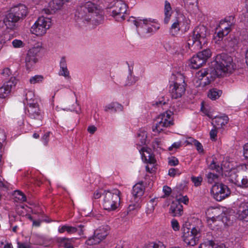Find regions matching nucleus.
Returning <instances> with one entry per match:
<instances>
[{"label":"nucleus","mask_w":248,"mask_h":248,"mask_svg":"<svg viewBox=\"0 0 248 248\" xmlns=\"http://www.w3.org/2000/svg\"><path fill=\"white\" fill-rule=\"evenodd\" d=\"M78 22L81 20L84 24L93 27L101 23L104 20L103 11L97 4L90 1L86 2L75 14Z\"/></svg>","instance_id":"f257e3e1"},{"label":"nucleus","mask_w":248,"mask_h":248,"mask_svg":"<svg viewBox=\"0 0 248 248\" xmlns=\"http://www.w3.org/2000/svg\"><path fill=\"white\" fill-rule=\"evenodd\" d=\"M207 30L206 27L201 25L197 27L193 32V35L187 40V46L192 50H198L207 43Z\"/></svg>","instance_id":"f03ea898"},{"label":"nucleus","mask_w":248,"mask_h":248,"mask_svg":"<svg viewBox=\"0 0 248 248\" xmlns=\"http://www.w3.org/2000/svg\"><path fill=\"white\" fill-rule=\"evenodd\" d=\"M215 62L214 75L217 77H221L223 74L231 73L234 69L232 59L228 54L223 53L217 55Z\"/></svg>","instance_id":"7ed1b4c3"},{"label":"nucleus","mask_w":248,"mask_h":248,"mask_svg":"<svg viewBox=\"0 0 248 248\" xmlns=\"http://www.w3.org/2000/svg\"><path fill=\"white\" fill-rule=\"evenodd\" d=\"M182 238L187 246H194L199 240L201 230L199 226H194L186 222L182 227Z\"/></svg>","instance_id":"20e7f679"},{"label":"nucleus","mask_w":248,"mask_h":248,"mask_svg":"<svg viewBox=\"0 0 248 248\" xmlns=\"http://www.w3.org/2000/svg\"><path fill=\"white\" fill-rule=\"evenodd\" d=\"M128 21L133 22L137 28H141V32L144 34L153 33L159 28L155 19L151 18L136 20L134 17L131 16Z\"/></svg>","instance_id":"39448f33"},{"label":"nucleus","mask_w":248,"mask_h":248,"mask_svg":"<svg viewBox=\"0 0 248 248\" xmlns=\"http://www.w3.org/2000/svg\"><path fill=\"white\" fill-rule=\"evenodd\" d=\"M109 9H111V16L118 21L122 22L125 19L127 15V5L120 0H114L109 3Z\"/></svg>","instance_id":"423d86ee"},{"label":"nucleus","mask_w":248,"mask_h":248,"mask_svg":"<svg viewBox=\"0 0 248 248\" xmlns=\"http://www.w3.org/2000/svg\"><path fill=\"white\" fill-rule=\"evenodd\" d=\"M173 113L170 111H166L165 113L159 115L155 120V125L153 131L155 132H160L165 127H170L173 124L171 118Z\"/></svg>","instance_id":"0eeeda50"},{"label":"nucleus","mask_w":248,"mask_h":248,"mask_svg":"<svg viewBox=\"0 0 248 248\" xmlns=\"http://www.w3.org/2000/svg\"><path fill=\"white\" fill-rule=\"evenodd\" d=\"M51 25L50 18L44 16L39 17L31 26V31L36 36H42Z\"/></svg>","instance_id":"6e6552de"},{"label":"nucleus","mask_w":248,"mask_h":248,"mask_svg":"<svg viewBox=\"0 0 248 248\" xmlns=\"http://www.w3.org/2000/svg\"><path fill=\"white\" fill-rule=\"evenodd\" d=\"M28 116L31 119L36 121V127L42 125V120L44 118V112L40 108L38 103H30V106L27 107Z\"/></svg>","instance_id":"1a4fd4ad"},{"label":"nucleus","mask_w":248,"mask_h":248,"mask_svg":"<svg viewBox=\"0 0 248 248\" xmlns=\"http://www.w3.org/2000/svg\"><path fill=\"white\" fill-rule=\"evenodd\" d=\"M211 193L217 201H221L228 197L231 191L229 187L222 183H216L212 186Z\"/></svg>","instance_id":"9d476101"},{"label":"nucleus","mask_w":248,"mask_h":248,"mask_svg":"<svg viewBox=\"0 0 248 248\" xmlns=\"http://www.w3.org/2000/svg\"><path fill=\"white\" fill-rule=\"evenodd\" d=\"M39 51L40 49L35 47L28 51L25 59V68L27 71H31L35 68L38 61V54Z\"/></svg>","instance_id":"9b49d317"},{"label":"nucleus","mask_w":248,"mask_h":248,"mask_svg":"<svg viewBox=\"0 0 248 248\" xmlns=\"http://www.w3.org/2000/svg\"><path fill=\"white\" fill-rule=\"evenodd\" d=\"M182 83H178L177 81L173 82L169 87V93L172 98L177 99L181 97L185 93L186 84L185 83L183 77Z\"/></svg>","instance_id":"f8f14e48"},{"label":"nucleus","mask_w":248,"mask_h":248,"mask_svg":"<svg viewBox=\"0 0 248 248\" xmlns=\"http://www.w3.org/2000/svg\"><path fill=\"white\" fill-rule=\"evenodd\" d=\"M108 234L107 227L106 228L100 227L99 229L94 231L93 235L89 238L85 243L89 246L96 245L104 240Z\"/></svg>","instance_id":"ddd939ff"},{"label":"nucleus","mask_w":248,"mask_h":248,"mask_svg":"<svg viewBox=\"0 0 248 248\" xmlns=\"http://www.w3.org/2000/svg\"><path fill=\"white\" fill-rule=\"evenodd\" d=\"M229 181L238 186L241 187H248V180L244 178L241 173L238 171H231Z\"/></svg>","instance_id":"4468645a"},{"label":"nucleus","mask_w":248,"mask_h":248,"mask_svg":"<svg viewBox=\"0 0 248 248\" xmlns=\"http://www.w3.org/2000/svg\"><path fill=\"white\" fill-rule=\"evenodd\" d=\"M17 83V79L14 77L10 78V79L5 82L2 86L0 87V98H6L10 93L13 88L15 87Z\"/></svg>","instance_id":"2eb2a0df"},{"label":"nucleus","mask_w":248,"mask_h":248,"mask_svg":"<svg viewBox=\"0 0 248 248\" xmlns=\"http://www.w3.org/2000/svg\"><path fill=\"white\" fill-rule=\"evenodd\" d=\"M20 20V19L10 9L9 13L4 17L3 22L8 29L14 30L16 27L17 23Z\"/></svg>","instance_id":"dca6fc26"},{"label":"nucleus","mask_w":248,"mask_h":248,"mask_svg":"<svg viewBox=\"0 0 248 248\" xmlns=\"http://www.w3.org/2000/svg\"><path fill=\"white\" fill-rule=\"evenodd\" d=\"M151 152V149L145 147H142L140 150L142 160H144L146 163L154 165L155 163L156 160Z\"/></svg>","instance_id":"f3484780"},{"label":"nucleus","mask_w":248,"mask_h":248,"mask_svg":"<svg viewBox=\"0 0 248 248\" xmlns=\"http://www.w3.org/2000/svg\"><path fill=\"white\" fill-rule=\"evenodd\" d=\"M12 11L15 13V15L20 20L23 19L28 14V8L24 4H20L15 6L11 8Z\"/></svg>","instance_id":"a211bd4d"},{"label":"nucleus","mask_w":248,"mask_h":248,"mask_svg":"<svg viewBox=\"0 0 248 248\" xmlns=\"http://www.w3.org/2000/svg\"><path fill=\"white\" fill-rule=\"evenodd\" d=\"M183 206L177 202H172L170 208V212L172 216H180L183 213Z\"/></svg>","instance_id":"6ab92c4d"},{"label":"nucleus","mask_w":248,"mask_h":248,"mask_svg":"<svg viewBox=\"0 0 248 248\" xmlns=\"http://www.w3.org/2000/svg\"><path fill=\"white\" fill-rule=\"evenodd\" d=\"M229 121V118L227 116H223L221 117H216L212 124L214 127L216 128H221L225 125Z\"/></svg>","instance_id":"aec40b11"},{"label":"nucleus","mask_w":248,"mask_h":248,"mask_svg":"<svg viewBox=\"0 0 248 248\" xmlns=\"http://www.w3.org/2000/svg\"><path fill=\"white\" fill-rule=\"evenodd\" d=\"M238 218L248 221V202L241 203L238 211Z\"/></svg>","instance_id":"412c9836"},{"label":"nucleus","mask_w":248,"mask_h":248,"mask_svg":"<svg viewBox=\"0 0 248 248\" xmlns=\"http://www.w3.org/2000/svg\"><path fill=\"white\" fill-rule=\"evenodd\" d=\"M209 70H206L204 69L200 72V77H202L200 79L201 80V84H202L204 86L208 85L213 80V78L211 76V74L209 73Z\"/></svg>","instance_id":"4be33fe9"},{"label":"nucleus","mask_w":248,"mask_h":248,"mask_svg":"<svg viewBox=\"0 0 248 248\" xmlns=\"http://www.w3.org/2000/svg\"><path fill=\"white\" fill-rule=\"evenodd\" d=\"M144 192V188L142 185V182L136 184L133 187L132 195L134 198V200H136L138 198L141 197Z\"/></svg>","instance_id":"5701e85b"},{"label":"nucleus","mask_w":248,"mask_h":248,"mask_svg":"<svg viewBox=\"0 0 248 248\" xmlns=\"http://www.w3.org/2000/svg\"><path fill=\"white\" fill-rule=\"evenodd\" d=\"M206 62L202 58L200 57L199 54L198 53L196 56H194L191 59V67L193 69H198L202 66Z\"/></svg>","instance_id":"b1692460"},{"label":"nucleus","mask_w":248,"mask_h":248,"mask_svg":"<svg viewBox=\"0 0 248 248\" xmlns=\"http://www.w3.org/2000/svg\"><path fill=\"white\" fill-rule=\"evenodd\" d=\"M58 246L61 248H74L72 239L60 237L58 239Z\"/></svg>","instance_id":"393cba45"},{"label":"nucleus","mask_w":248,"mask_h":248,"mask_svg":"<svg viewBox=\"0 0 248 248\" xmlns=\"http://www.w3.org/2000/svg\"><path fill=\"white\" fill-rule=\"evenodd\" d=\"M26 93L23 100L24 104H27L28 106H30V103L37 104V100L35 98V95L33 92L31 91H26Z\"/></svg>","instance_id":"a878e982"},{"label":"nucleus","mask_w":248,"mask_h":248,"mask_svg":"<svg viewBox=\"0 0 248 248\" xmlns=\"http://www.w3.org/2000/svg\"><path fill=\"white\" fill-rule=\"evenodd\" d=\"M172 13V8L170 5V3L166 0L165 1V6H164V14H165V19L164 22L166 24H168L169 21L170 19V17L171 16Z\"/></svg>","instance_id":"bb28decb"},{"label":"nucleus","mask_w":248,"mask_h":248,"mask_svg":"<svg viewBox=\"0 0 248 248\" xmlns=\"http://www.w3.org/2000/svg\"><path fill=\"white\" fill-rule=\"evenodd\" d=\"M232 26V23L230 22H228L225 19L224 20H222L220 22L219 25L217 28V30L219 29H222L225 32V34H228L231 31V27Z\"/></svg>","instance_id":"cd10ccee"},{"label":"nucleus","mask_w":248,"mask_h":248,"mask_svg":"<svg viewBox=\"0 0 248 248\" xmlns=\"http://www.w3.org/2000/svg\"><path fill=\"white\" fill-rule=\"evenodd\" d=\"M78 231L77 228L70 226L66 225L60 226L58 228V232L60 233H63L66 232L69 234L74 233Z\"/></svg>","instance_id":"c85d7f7f"},{"label":"nucleus","mask_w":248,"mask_h":248,"mask_svg":"<svg viewBox=\"0 0 248 248\" xmlns=\"http://www.w3.org/2000/svg\"><path fill=\"white\" fill-rule=\"evenodd\" d=\"M103 190H96L94 191L93 193V198L95 199H99L102 195L105 194V199L104 200V208L105 210H108V208L107 207V203L108 202V199L107 198V192H108V190H104L103 191V193L102 192Z\"/></svg>","instance_id":"c756f323"},{"label":"nucleus","mask_w":248,"mask_h":248,"mask_svg":"<svg viewBox=\"0 0 248 248\" xmlns=\"http://www.w3.org/2000/svg\"><path fill=\"white\" fill-rule=\"evenodd\" d=\"M64 4L63 0H52L49 2V7L54 12L60 9Z\"/></svg>","instance_id":"7c9ffc66"},{"label":"nucleus","mask_w":248,"mask_h":248,"mask_svg":"<svg viewBox=\"0 0 248 248\" xmlns=\"http://www.w3.org/2000/svg\"><path fill=\"white\" fill-rule=\"evenodd\" d=\"M123 109V106L118 103L112 102L109 105V113H114L117 112H121Z\"/></svg>","instance_id":"2f4dec72"},{"label":"nucleus","mask_w":248,"mask_h":248,"mask_svg":"<svg viewBox=\"0 0 248 248\" xmlns=\"http://www.w3.org/2000/svg\"><path fill=\"white\" fill-rule=\"evenodd\" d=\"M137 140L140 141L139 144L140 146L144 145L146 143L147 134L145 131H141L137 133Z\"/></svg>","instance_id":"473e14b6"},{"label":"nucleus","mask_w":248,"mask_h":248,"mask_svg":"<svg viewBox=\"0 0 248 248\" xmlns=\"http://www.w3.org/2000/svg\"><path fill=\"white\" fill-rule=\"evenodd\" d=\"M221 93V92L216 89H212L209 90L208 93V96L212 100H216L218 98Z\"/></svg>","instance_id":"72a5a7b5"},{"label":"nucleus","mask_w":248,"mask_h":248,"mask_svg":"<svg viewBox=\"0 0 248 248\" xmlns=\"http://www.w3.org/2000/svg\"><path fill=\"white\" fill-rule=\"evenodd\" d=\"M180 30L179 21L178 19H176L171 26L170 32L172 35H175Z\"/></svg>","instance_id":"f704fd0d"},{"label":"nucleus","mask_w":248,"mask_h":248,"mask_svg":"<svg viewBox=\"0 0 248 248\" xmlns=\"http://www.w3.org/2000/svg\"><path fill=\"white\" fill-rule=\"evenodd\" d=\"M120 191L117 189H113L111 192L109 191V194L111 195V200L112 202H120Z\"/></svg>","instance_id":"c9c22d12"},{"label":"nucleus","mask_w":248,"mask_h":248,"mask_svg":"<svg viewBox=\"0 0 248 248\" xmlns=\"http://www.w3.org/2000/svg\"><path fill=\"white\" fill-rule=\"evenodd\" d=\"M58 74L60 76L64 77L65 79H71L70 72L67 68V67L60 68Z\"/></svg>","instance_id":"e433bc0d"},{"label":"nucleus","mask_w":248,"mask_h":248,"mask_svg":"<svg viewBox=\"0 0 248 248\" xmlns=\"http://www.w3.org/2000/svg\"><path fill=\"white\" fill-rule=\"evenodd\" d=\"M198 53L200 55V57H202L205 62L211 56V52L209 49H205L201 52H199Z\"/></svg>","instance_id":"4c0bfd02"},{"label":"nucleus","mask_w":248,"mask_h":248,"mask_svg":"<svg viewBox=\"0 0 248 248\" xmlns=\"http://www.w3.org/2000/svg\"><path fill=\"white\" fill-rule=\"evenodd\" d=\"M209 168L211 170H215L218 174H220L222 172V168L220 167L219 164H217L214 160H213L210 164Z\"/></svg>","instance_id":"58836bf2"},{"label":"nucleus","mask_w":248,"mask_h":248,"mask_svg":"<svg viewBox=\"0 0 248 248\" xmlns=\"http://www.w3.org/2000/svg\"><path fill=\"white\" fill-rule=\"evenodd\" d=\"M44 77L42 75H35L34 76L31 77L30 79V82L31 84H35L37 83H40L43 81Z\"/></svg>","instance_id":"ea45409f"},{"label":"nucleus","mask_w":248,"mask_h":248,"mask_svg":"<svg viewBox=\"0 0 248 248\" xmlns=\"http://www.w3.org/2000/svg\"><path fill=\"white\" fill-rule=\"evenodd\" d=\"M215 245L213 240H208L201 244L199 248H214Z\"/></svg>","instance_id":"a19ab883"},{"label":"nucleus","mask_w":248,"mask_h":248,"mask_svg":"<svg viewBox=\"0 0 248 248\" xmlns=\"http://www.w3.org/2000/svg\"><path fill=\"white\" fill-rule=\"evenodd\" d=\"M145 248H166V246L161 242L157 243H151ZM170 248H181L179 247H172Z\"/></svg>","instance_id":"79ce46f5"},{"label":"nucleus","mask_w":248,"mask_h":248,"mask_svg":"<svg viewBox=\"0 0 248 248\" xmlns=\"http://www.w3.org/2000/svg\"><path fill=\"white\" fill-rule=\"evenodd\" d=\"M127 243L122 240H117L114 243V248H127Z\"/></svg>","instance_id":"37998d69"},{"label":"nucleus","mask_w":248,"mask_h":248,"mask_svg":"<svg viewBox=\"0 0 248 248\" xmlns=\"http://www.w3.org/2000/svg\"><path fill=\"white\" fill-rule=\"evenodd\" d=\"M218 177V174H215L212 172H209L207 175L208 182L210 184H212L215 180L217 179Z\"/></svg>","instance_id":"c03bdc74"},{"label":"nucleus","mask_w":248,"mask_h":248,"mask_svg":"<svg viewBox=\"0 0 248 248\" xmlns=\"http://www.w3.org/2000/svg\"><path fill=\"white\" fill-rule=\"evenodd\" d=\"M16 197L22 202L26 201V197L25 195L20 190H16L15 191Z\"/></svg>","instance_id":"a18cd8bd"},{"label":"nucleus","mask_w":248,"mask_h":248,"mask_svg":"<svg viewBox=\"0 0 248 248\" xmlns=\"http://www.w3.org/2000/svg\"><path fill=\"white\" fill-rule=\"evenodd\" d=\"M51 133L50 132H46L42 138V141L45 145H47L49 141V138Z\"/></svg>","instance_id":"49530a36"},{"label":"nucleus","mask_w":248,"mask_h":248,"mask_svg":"<svg viewBox=\"0 0 248 248\" xmlns=\"http://www.w3.org/2000/svg\"><path fill=\"white\" fill-rule=\"evenodd\" d=\"M136 80L134 78L132 77V75H130L127 77V80L125 81H124L122 83L124 86H130L135 83Z\"/></svg>","instance_id":"de8ad7c7"},{"label":"nucleus","mask_w":248,"mask_h":248,"mask_svg":"<svg viewBox=\"0 0 248 248\" xmlns=\"http://www.w3.org/2000/svg\"><path fill=\"white\" fill-rule=\"evenodd\" d=\"M191 180L196 186H199L201 185L202 179L201 177H192Z\"/></svg>","instance_id":"09e8293b"},{"label":"nucleus","mask_w":248,"mask_h":248,"mask_svg":"<svg viewBox=\"0 0 248 248\" xmlns=\"http://www.w3.org/2000/svg\"><path fill=\"white\" fill-rule=\"evenodd\" d=\"M12 45L15 48H19L24 46L23 42L17 39L14 40L12 42Z\"/></svg>","instance_id":"8fccbe9b"},{"label":"nucleus","mask_w":248,"mask_h":248,"mask_svg":"<svg viewBox=\"0 0 248 248\" xmlns=\"http://www.w3.org/2000/svg\"><path fill=\"white\" fill-rule=\"evenodd\" d=\"M218 128H216L214 127V129H212L210 132V139L212 140L215 141L217 140V129Z\"/></svg>","instance_id":"3c124183"},{"label":"nucleus","mask_w":248,"mask_h":248,"mask_svg":"<svg viewBox=\"0 0 248 248\" xmlns=\"http://www.w3.org/2000/svg\"><path fill=\"white\" fill-rule=\"evenodd\" d=\"M179 161L177 158L172 156L169 158V164L171 166H175L178 164Z\"/></svg>","instance_id":"603ef678"},{"label":"nucleus","mask_w":248,"mask_h":248,"mask_svg":"<svg viewBox=\"0 0 248 248\" xmlns=\"http://www.w3.org/2000/svg\"><path fill=\"white\" fill-rule=\"evenodd\" d=\"M171 227L174 231H178L180 229V226L178 222L175 219H173L171 222Z\"/></svg>","instance_id":"864d4df0"},{"label":"nucleus","mask_w":248,"mask_h":248,"mask_svg":"<svg viewBox=\"0 0 248 248\" xmlns=\"http://www.w3.org/2000/svg\"><path fill=\"white\" fill-rule=\"evenodd\" d=\"M194 144L195 145L197 150L199 152L202 153L203 152V147L202 144L197 140H194Z\"/></svg>","instance_id":"5fc2aeb1"},{"label":"nucleus","mask_w":248,"mask_h":248,"mask_svg":"<svg viewBox=\"0 0 248 248\" xmlns=\"http://www.w3.org/2000/svg\"><path fill=\"white\" fill-rule=\"evenodd\" d=\"M228 41L227 46L230 47H234L237 43V39L235 38H232Z\"/></svg>","instance_id":"6e6d98bb"},{"label":"nucleus","mask_w":248,"mask_h":248,"mask_svg":"<svg viewBox=\"0 0 248 248\" xmlns=\"http://www.w3.org/2000/svg\"><path fill=\"white\" fill-rule=\"evenodd\" d=\"M120 205V202H112V203L110 205V207H109V211H115L119 207Z\"/></svg>","instance_id":"4d7b16f0"},{"label":"nucleus","mask_w":248,"mask_h":248,"mask_svg":"<svg viewBox=\"0 0 248 248\" xmlns=\"http://www.w3.org/2000/svg\"><path fill=\"white\" fill-rule=\"evenodd\" d=\"M188 202V198L187 196H184L182 197H180L179 198H177V201L175 202H177V203H179L181 204V203L183 202L185 204H186Z\"/></svg>","instance_id":"13d9d810"},{"label":"nucleus","mask_w":248,"mask_h":248,"mask_svg":"<svg viewBox=\"0 0 248 248\" xmlns=\"http://www.w3.org/2000/svg\"><path fill=\"white\" fill-rule=\"evenodd\" d=\"M12 74V72L9 68H5L3 69L2 75L4 77L7 78Z\"/></svg>","instance_id":"bf43d9fd"},{"label":"nucleus","mask_w":248,"mask_h":248,"mask_svg":"<svg viewBox=\"0 0 248 248\" xmlns=\"http://www.w3.org/2000/svg\"><path fill=\"white\" fill-rule=\"evenodd\" d=\"M135 202L133 204H129L128 207V211H131L134 210V209H136V208L139 207V204L138 203V201L135 200Z\"/></svg>","instance_id":"052dcab7"},{"label":"nucleus","mask_w":248,"mask_h":248,"mask_svg":"<svg viewBox=\"0 0 248 248\" xmlns=\"http://www.w3.org/2000/svg\"><path fill=\"white\" fill-rule=\"evenodd\" d=\"M8 185L9 184L7 182L0 178V188H7L8 187Z\"/></svg>","instance_id":"680f3d73"},{"label":"nucleus","mask_w":248,"mask_h":248,"mask_svg":"<svg viewBox=\"0 0 248 248\" xmlns=\"http://www.w3.org/2000/svg\"><path fill=\"white\" fill-rule=\"evenodd\" d=\"M97 130V127L93 125H89L88 127L87 131L91 134H93Z\"/></svg>","instance_id":"e2e57ef3"},{"label":"nucleus","mask_w":248,"mask_h":248,"mask_svg":"<svg viewBox=\"0 0 248 248\" xmlns=\"http://www.w3.org/2000/svg\"><path fill=\"white\" fill-rule=\"evenodd\" d=\"M67 67L66 58L65 57H62L60 62V68Z\"/></svg>","instance_id":"0e129e2a"},{"label":"nucleus","mask_w":248,"mask_h":248,"mask_svg":"<svg viewBox=\"0 0 248 248\" xmlns=\"http://www.w3.org/2000/svg\"><path fill=\"white\" fill-rule=\"evenodd\" d=\"M178 170L175 168H170L169 170L168 174L171 177H174L176 174Z\"/></svg>","instance_id":"69168bd1"},{"label":"nucleus","mask_w":248,"mask_h":248,"mask_svg":"<svg viewBox=\"0 0 248 248\" xmlns=\"http://www.w3.org/2000/svg\"><path fill=\"white\" fill-rule=\"evenodd\" d=\"M17 248H30V245L27 244L18 242L17 243Z\"/></svg>","instance_id":"338daca9"},{"label":"nucleus","mask_w":248,"mask_h":248,"mask_svg":"<svg viewBox=\"0 0 248 248\" xmlns=\"http://www.w3.org/2000/svg\"><path fill=\"white\" fill-rule=\"evenodd\" d=\"M244 156L246 159H248V143L244 146Z\"/></svg>","instance_id":"774afa93"}]
</instances>
